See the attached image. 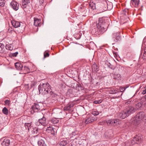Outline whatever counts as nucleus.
I'll return each instance as SVG.
<instances>
[{"mask_svg": "<svg viewBox=\"0 0 146 146\" xmlns=\"http://www.w3.org/2000/svg\"><path fill=\"white\" fill-rule=\"evenodd\" d=\"M38 88L40 93H41L43 95H47L48 98L50 96L55 97L58 96L57 94L51 91L50 86L48 83H41L39 85Z\"/></svg>", "mask_w": 146, "mask_h": 146, "instance_id": "obj_1", "label": "nucleus"}, {"mask_svg": "<svg viewBox=\"0 0 146 146\" xmlns=\"http://www.w3.org/2000/svg\"><path fill=\"white\" fill-rule=\"evenodd\" d=\"M144 113L143 112H140L135 117L132 119V123L135 125H138L139 124L140 121L143 119H144Z\"/></svg>", "mask_w": 146, "mask_h": 146, "instance_id": "obj_2", "label": "nucleus"}, {"mask_svg": "<svg viewBox=\"0 0 146 146\" xmlns=\"http://www.w3.org/2000/svg\"><path fill=\"white\" fill-rule=\"evenodd\" d=\"M142 138L143 137L141 135H136L132 140L130 141V143L126 142L125 145L128 146L130 145H133L136 143L139 144L142 141Z\"/></svg>", "mask_w": 146, "mask_h": 146, "instance_id": "obj_3", "label": "nucleus"}, {"mask_svg": "<svg viewBox=\"0 0 146 146\" xmlns=\"http://www.w3.org/2000/svg\"><path fill=\"white\" fill-rule=\"evenodd\" d=\"M39 114L40 116L42 117V118L36 121L35 122V124L38 126L40 125L44 126L47 124V123L46 118L42 113H40Z\"/></svg>", "mask_w": 146, "mask_h": 146, "instance_id": "obj_4", "label": "nucleus"}, {"mask_svg": "<svg viewBox=\"0 0 146 146\" xmlns=\"http://www.w3.org/2000/svg\"><path fill=\"white\" fill-rule=\"evenodd\" d=\"M93 25L94 26L96 25V29L97 30L98 33L100 34L104 33L107 30V27L106 25H99V24H97L96 23H94Z\"/></svg>", "mask_w": 146, "mask_h": 146, "instance_id": "obj_5", "label": "nucleus"}, {"mask_svg": "<svg viewBox=\"0 0 146 146\" xmlns=\"http://www.w3.org/2000/svg\"><path fill=\"white\" fill-rule=\"evenodd\" d=\"M104 5H105L103 8V11H106L107 10H110L112 8V4L111 3L109 2V4L106 0L104 1Z\"/></svg>", "mask_w": 146, "mask_h": 146, "instance_id": "obj_6", "label": "nucleus"}, {"mask_svg": "<svg viewBox=\"0 0 146 146\" xmlns=\"http://www.w3.org/2000/svg\"><path fill=\"white\" fill-rule=\"evenodd\" d=\"M126 112L128 114V116L135 112L134 108L132 106H130L127 107L126 109L125 110Z\"/></svg>", "mask_w": 146, "mask_h": 146, "instance_id": "obj_7", "label": "nucleus"}, {"mask_svg": "<svg viewBox=\"0 0 146 146\" xmlns=\"http://www.w3.org/2000/svg\"><path fill=\"white\" fill-rule=\"evenodd\" d=\"M11 7L15 11H17L19 9V4L15 1H12L10 4Z\"/></svg>", "mask_w": 146, "mask_h": 146, "instance_id": "obj_8", "label": "nucleus"}, {"mask_svg": "<svg viewBox=\"0 0 146 146\" xmlns=\"http://www.w3.org/2000/svg\"><path fill=\"white\" fill-rule=\"evenodd\" d=\"M108 125H116L117 123H118V120L114 119H110L106 121Z\"/></svg>", "mask_w": 146, "mask_h": 146, "instance_id": "obj_9", "label": "nucleus"}, {"mask_svg": "<svg viewBox=\"0 0 146 146\" xmlns=\"http://www.w3.org/2000/svg\"><path fill=\"white\" fill-rule=\"evenodd\" d=\"M69 142V141L67 140L66 138L61 139H60L59 142V145L60 146H64L66 145Z\"/></svg>", "mask_w": 146, "mask_h": 146, "instance_id": "obj_10", "label": "nucleus"}, {"mask_svg": "<svg viewBox=\"0 0 146 146\" xmlns=\"http://www.w3.org/2000/svg\"><path fill=\"white\" fill-rule=\"evenodd\" d=\"M112 39L115 42L121 39L119 33L118 32L113 33L112 35Z\"/></svg>", "mask_w": 146, "mask_h": 146, "instance_id": "obj_11", "label": "nucleus"}, {"mask_svg": "<svg viewBox=\"0 0 146 146\" xmlns=\"http://www.w3.org/2000/svg\"><path fill=\"white\" fill-rule=\"evenodd\" d=\"M97 119V118L91 115H90L89 117H88L86 120L85 123L86 124H88L92 122Z\"/></svg>", "mask_w": 146, "mask_h": 146, "instance_id": "obj_12", "label": "nucleus"}, {"mask_svg": "<svg viewBox=\"0 0 146 146\" xmlns=\"http://www.w3.org/2000/svg\"><path fill=\"white\" fill-rule=\"evenodd\" d=\"M74 106V104L73 103L70 102L64 108V110L66 111L71 110Z\"/></svg>", "mask_w": 146, "mask_h": 146, "instance_id": "obj_13", "label": "nucleus"}, {"mask_svg": "<svg viewBox=\"0 0 146 146\" xmlns=\"http://www.w3.org/2000/svg\"><path fill=\"white\" fill-rule=\"evenodd\" d=\"M128 116V114L127 113L125 110L121 111L118 115V117L122 119H124Z\"/></svg>", "mask_w": 146, "mask_h": 146, "instance_id": "obj_14", "label": "nucleus"}, {"mask_svg": "<svg viewBox=\"0 0 146 146\" xmlns=\"http://www.w3.org/2000/svg\"><path fill=\"white\" fill-rule=\"evenodd\" d=\"M112 77L114 79L116 80H121V75L117 73H112Z\"/></svg>", "mask_w": 146, "mask_h": 146, "instance_id": "obj_15", "label": "nucleus"}, {"mask_svg": "<svg viewBox=\"0 0 146 146\" xmlns=\"http://www.w3.org/2000/svg\"><path fill=\"white\" fill-rule=\"evenodd\" d=\"M10 143V140L8 139H5L3 140L1 145L2 146H9Z\"/></svg>", "mask_w": 146, "mask_h": 146, "instance_id": "obj_16", "label": "nucleus"}, {"mask_svg": "<svg viewBox=\"0 0 146 146\" xmlns=\"http://www.w3.org/2000/svg\"><path fill=\"white\" fill-rule=\"evenodd\" d=\"M34 112H37L40 110V108L38 104H35L32 107Z\"/></svg>", "mask_w": 146, "mask_h": 146, "instance_id": "obj_17", "label": "nucleus"}, {"mask_svg": "<svg viewBox=\"0 0 146 146\" xmlns=\"http://www.w3.org/2000/svg\"><path fill=\"white\" fill-rule=\"evenodd\" d=\"M106 18L105 17H102L99 18V23L97 24L99 25H106V22L107 21Z\"/></svg>", "mask_w": 146, "mask_h": 146, "instance_id": "obj_18", "label": "nucleus"}, {"mask_svg": "<svg viewBox=\"0 0 146 146\" xmlns=\"http://www.w3.org/2000/svg\"><path fill=\"white\" fill-rule=\"evenodd\" d=\"M55 130H56L55 129H54L52 127L49 126V127H48V129H46V131L48 133L54 135L55 134Z\"/></svg>", "mask_w": 146, "mask_h": 146, "instance_id": "obj_19", "label": "nucleus"}, {"mask_svg": "<svg viewBox=\"0 0 146 146\" xmlns=\"http://www.w3.org/2000/svg\"><path fill=\"white\" fill-rule=\"evenodd\" d=\"M11 23L12 25L15 28L19 27L20 26V22L18 21L13 20L11 21Z\"/></svg>", "mask_w": 146, "mask_h": 146, "instance_id": "obj_20", "label": "nucleus"}, {"mask_svg": "<svg viewBox=\"0 0 146 146\" xmlns=\"http://www.w3.org/2000/svg\"><path fill=\"white\" fill-rule=\"evenodd\" d=\"M41 23V19H40L35 18L34 25L36 26H40Z\"/></svg>", "mask_w": 146, "mask_h": 146, "instance_id": "obj_21", "label": "nucleus"}, {"mask_svg": "<svg viewBox=\"0 0 146 146\" xmlns=\"http://www.w3.org/2000/svg\"><path fill=\"white\" fill-rule=\"evenodd\" d=\"M139 2V0H131V4H132L133 6L135 7H137L138 6Z\"/></svg>", "mask_w": 146, "mask_h": 146, "instance_id": "obj_22", "label": "nucleus"}, {"mask_svg": "<svg viewBox=\"0 0 146 146\" xmlns=\"http://www.w3.org/2000/svg\"><path fill=\"white\" fill-rule=\"evenodd\" d=\"M30 0H23L22 7L23 8H25L27 5L30 3Z\"/></svg>", "mask_w": 146, "mask_h": 146, "instance_id": "obj_23", "label": "nucleus"}, {"mask_svg": "<svg viewBox=\"0 0 146 146\" xmlns=\"http://www.w3.org/2000/svg\"><path fill=\"white\" fill-rule=\"evenodd\" d=\"M15 66L16 68L18 70H22L23 67L22 64L19 62L15 63Z\"/></svg>", "mask_w": 146, "mask_h": 146, "instance_id": "obj_24", "label": "nucleus"}, {"mask_svg": "<svg viewBox=\"0 0 146 146\" xmlns=\"http://www.w3.org/2000/svg\"><path fill=\"white\" fill-rule=\"evenodd\" d=\"M25 126L26 127V128L27 129L28 131L29 132L30 131V130H31V129H32V127H33V126L32 125L31 123H25Z\"/></svg>", "mask_w": 146, "mask_h": 146, "instance_id": "obj_25", "label": "nucleus"}, {"mask_svg": "<svg viewBox=\"0 0 146 146\" xmlns=\"http://www.w3.org/2000/svg\"><path fill=\"white\" fill-rule=\"evenodd\" d=\"M31 130H30L32 133L33 134H37L38 131V129L36 127L34 128L32 127V129H31Z\"/></svg>", "mask_w": 146, "mask_h": 146, "instance_id": "obj_26", "label": "nucleus"}, {"mask_svg": "<svg viewBox=\"0 0 146 146\" xmlns=\"http://www.w3.org/2000/svg\"><path fill=\"white\" fill-rule=\"evenodd\" d=\"M38 143L39 146H47L44 141L42 140H40L39 141Z\"/></svg>", "mask_w": 146, "mask_h": 146, "instance_id": "obj_27", "label": "nucleus"}, {"mask_svg": "<svg viewBox=\"0 0 146 146\" xmlns=\"http://www.w3.org/2000/svg\"><path fill=\"white\" fill-rule=\"evenodd\" d=\"M51 123L53 124H56L58 122L59 120L58 118H53L50 121Z\"/></svg>", "mask_w": 146, "mask_h": 146, "instance_id": "obj_28", "label": "nucleus"}, {"mask_svg": "<svg viewBox=\"0 0 146 146\" xmlns=\"http://www.w3.org/2000/svg\"><path fill=\"white\" fill-rule=\"evenodd\" d=\"M2 112L4 114L6 115H7L9 113V111L6 107L3 108L2 110Z\"/></svg>", "mask_w": 146, "mask_h": 146, "instance_id": "obj_29", "label": "nucleus"}, {"mask_svg": "<svg viewBox=\"0 0 146 146\" xmlns=\"http://www.w3.org/2000/svg\"><path fill=\"white\" fill-rule=\"evenodd\" d=\"M92 68L93 71L94 72H97L98 71V67L96 64H94L92 66Z\"/></svg>", "mask_w": 146, "mask_h": 146, "instance_id": "obj_30", "label": "nucleus"}, {"mask_svg": "<svg viewBox=\"0 0 146 146\" xmlns=\"http://www.w3.org/2000/svg\"><path fill=\"white\" fill-rule=\"evenodd\" d=\"M5 47L7 49L11 50L13 49V48L11 44H6Z\"/></svg>", "mask_w": 146, "mask_h": 146, "instance_id": "obj_31", "label": "nucleus"}, {"mask_svg": "<svg viewBox=\"0 0 146 146\" xmlns=\"http://www.w3.org/2000/svg\"><path fill=\"white\" fill-rule=\"evenodd\" d=\"M142 102H140L137 103L136 104V106L137 108V109L140 108L142 106Z\"/></svg>", "mask_w": 146, "mask_h": 146, "instance_id": "obj_32", "label": "nucleus"}, {"mask_svg": "<svg viewBox=\"0 0 146 146\" xmlns=\"http://www.w3.org/2000/svg\"><path fill=\"white\" fill-rule=\"evenodd\" d=\"M4 103L5 105L9 106L11 103V101L10 100H7L4 101Z\"/></svg>", "mask_w": 146, "mask_h": 146, "instance_id": "obj_33", "label": "nucleus"}, {"mask_svg": "<svg viewBox=\"0 0 146 146\" xmlns=\"http://www.w3.org/2000/svg\"><path fill=\"white\" fill-rule=\"evenodd\" d=\"M92 114L94 116H97L99 114V112L98 111H92Z\"/></svg>", "mask_w": 146, "mask_h": 146, "instance_id": "obj_34", "label": "nucleus"}, {"mask_svg": "<svg viewBox=\"0 0 146 146\" xmlns=\"http://www.w3.org/2000/svg\"><path fill=\"white\" fill-rule=\"evenodd\" d=\"M5 4V1L4 0H0V6L3 7Z\"/></svg>", "mask_w": 146, "mask_h": 146, "instance_id": "obj_35", "label": "nucleus"}, {"mask_svg": "<svg viewBox=\"0 0 146 146\" xmlns=\"http://www.w3.org/2000/svg\"><path fill=\"white\" fill-rule=\"evenodd\" d=\"M102 100H99L95 101L94 103L95 104H99L102 102Z\"/></svg>", "mask_w": 146, "mask_h": 146, "instance_id": "obj_36", "label": "nucleus"}, {"mask_svg": "<svg viewBox=\"0 0 146 146\" xmlns=\"http://www.w3.org/2000/svg\"><path fill=\"white\" fill-rule=\"evenodd\" d=\"M128 9H125L123 11V13L125 15H127L128 14Z\"/></svg>", "mask_w": 146, "mask_h": 146, "instance_id": "obj_37", "label": "nucleus"}, {"mask_svg": "<svg viewBox=\"0 0 146 146\" xmlns=\"http://www.w3.org/2000/svg\"><path fill=\"white\" fill-rule=\"evenodd\" d=\"M24 69L25 70H27V72H29L30 71V70L29 67L27 66H25L24 67Z\"/></svg>", "mask_w": 146, "mask_h": 146, "instance_id": "obj_38", "label": "nucleus"}, {"mask_svg": "<svg viewBox=\"0 0 146 146\" xmlns=\"http://www.w3.org/2000/svg\"><path fill=\"white\" fill-rule=\"evenodd\" d=\"M49 56V54L48 52H45L44 54V58H46L47 57H48Z\"/></svg>", "mask_w": 146, "mask_h": 146, "instance_id": "obj_39", "label": "nucleus"}, {"mask_svg": "<svg viewBox=\"0 0 146 146\" xmlns=\"http://www.w3.org/2000/svg\"><path fill=\"white\" fill-rule=\"evenodd\" d=\"M12 29L11 27L9 28L8 31V33H12Z\"/></svg>", "mask_w": 146, "mask_h": 146, "instance_id": "obj_40", "label": "nucleus"}, {"mask_svg": "<svg viewBox=\"0 0 146 146\" xmlns=\"http://www.w3.org/2000/svg\"><path fill=\"white\" fill-rule=\"evenodd\" d=\"M4 47L5 45L3 44L0 43V47L1 49H3L4 48Z\"/></svg>", "mask_w": 146, "mask_h": 146, "instance_id": "obj_41", "label": "nucleus"}, {"mask_svg": "<svg viewBox=\"0 0 146 146\" xmlns=\"http://www.w3.org/2000/svg\"><path fill=\"white\" fill-rule=\"evenodd\" d=\"M143 57H144V58H145V57L146 58V49H145L144 50V52L143 54Z\"/></svg>", "mask_w": 146, "mask_h": 146, "instance_id": "obj_42", "label": "nucleus"}, {"mask_svg": "<svg viewBox=\"0 0 146 146\" xmlns=\"http://www.w3.org/2000/svg\"><path fill=\"white\" fill-rule=\"evenodd\" d=\"M104 1H103V2L102 3V5H101V8H102V9H103V10H102V11H103V8L104 7V6H105V5H104Z\"/></svg>", "mask_w": 146, "mask_h": 146, "instance_id": "obj_43", "label": "nucleus"}, {"mask_svg": "<svg viewBox=\"0 0 146 146\" xmlns=\"http://www.w3.org/2000/svg\"><path fill=\"white\" fill-rule=\"evenodd\" d=\"M116 93L115 91L114 90H112L110 91V93L111 94H113Z\"/></svg>", "mask_w": 146, "mask_h": 146, "instance_id": "obj_44", "label": "nucleus"}, {"mask_svg": "<svg viewBox=\"0 0 146 146\" xmlns=\"http://www.w3.org/2000/svg\"><path fill=\"white\" fill-rule=\"evenodd\" d=\"M18 54V52H16L13 53V56L16 57L17 56V55Z\"/></svg>", "mask_w": 146, "mask_h": 146, "instance_id": "obj_45", "label": "nucleus"}, {"mask_svg": "<svg viewBox=\"0 0 146 146\" xmlns=\"http://www.w3.org/2000/svg\"><path fill=\"white\" fill-rule=\"evenodd\" d=\"M146 93V89L143 90L142 92V94H144Z\"/></svg>", "mask_w": 146, "mask_h": 146, "instance_id": "obj_46", "label": "nucleus"}, {"mask_svg": "<svg viewBox=\"0 0 146 146\" xmlns=\"http://www.w3.org/2000/svg\"><path fill=\"white\" fill-rule=\"evenodd\" d=\"M125 90V89H124V88H120V91L121 92H123Z\"/></svg>", "mask_w": 146, "mask_h": 146, "instance_id": "obj_47", "label": "nucleus"}, {"mask_svg": "<svg viewBox=\"0 0 146 146\" xmlns=\"http://www.w3.org/2000/svg\"><path fill=\"white\" fill-rule=\"evenodd\" d=\"M71 92V90H69L68 91L67 93V95H69V94Z\"/></svg>", "mask_w": 146, "mask_h": 146, "instance_id": "obj_48", "label": "nucleus"}, {"mask_svg": "<svg viewBox=\"0 0 146 146\" xmlns=\"http://www.w3.org/2000/svg\"><path fill=\"white\" fill-rule=\"evenodd\" d=\"M15 31V32H16V33H19L20 32H21V31H16V30H15V31Z\"/></svg>", "mask_w": 146, "mask_h": 146, "instance_id": "obj_49", "label": "nucleus"}, {"mask_svg": "<svg viewBox=\"0 0 146 146\" xmlns=\"http://www.w3.org/2000/svg\"><path fill=\"white\" fill-rule=\"evenodd\" d=\"M145 121V122H146V115H145L144 117V119H143Z\"/></svg>", "mask_w": 146, "mask_h": 146, "instance_id": "obj_50", "label": "nucleus"}, {"mask_svg": "<svg viewBox=\"0 0 146 146\" xmlns=\"http://www.w3.org/2000/svg\"><path fill=\"white\" fill-rule=\"evenodd\" d=\"M72 135H75V133L74 132H73L72 133Z\"/></svg>", "mask_w": 146, "mask_h": 146, "instance_id": "obj_51", "label": "nucleus"}, {"mask_svg": "<svg viewBox=\"0 0 146 146\" xmlns=\"http://www.w3.org/2000/svg\"><path fill=\"white\" fill-rule=\"evenodd\" d=\"M44 2L43 0H42L41 1V3H40V4H42Z\"/></svg>", "mask_w": 146, "mask_h": 146, "instance_id": "obj_52", "label": "nucleus"}, {"mask_svg": "<svg viewBox=\"0 0 146 146\" xmlns=\"http://www.w3.org/2000/svg\"><path fill=\"white\" fill-rule=\"evenodd\" d=\"M69 96H70V97L72 96V94H70V95H69Z\"/></svg>", "mask_w": 146, "mask_h": 146, "instance_id": "obj_53", "label": "nucleus"}, {"mask_svg": "<svg viewBox=\"0 0 146 146\" xmlns=\"http://www.w3.org/2000/svg\"><path fill=\"white\" fill-rule=\"evenodd\" d=\"M124 88V89H125H125H126L127 88V87H124V88Z\"/></svg>", "mask_w": 146, "mask_h": 146, "instance_id": "obj_54", "label": "nucleus"}, {"mask_svg": "<svg viewBox=\"0 0 146 146\" xmlns=\"http://www.w3.org/2000/svg\"><path fill=\"white\" fill-rule=\"evenodd\" d=\"M128 102H125V104H127L128 103Z\"/></svg>", "mask_w": 146, "mask_h": 146, "instance_id": "obj_55", "label": "nucleus"}]
</instances>
